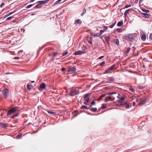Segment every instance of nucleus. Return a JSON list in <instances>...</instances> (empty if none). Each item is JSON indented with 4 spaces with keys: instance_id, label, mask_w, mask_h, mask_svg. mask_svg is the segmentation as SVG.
Returning <instances> with one entry per match:
<instances>
[{
    "instance_id": "41",
    "label": "nucleus",
    "mask_w": 152,
    "mask_h": 152,
    "mask_svg": "<svg viewBox=\"0 0 152 152\" xmlns=\"http://www.w3.org/2000/svg\"><path fill=\"white\" fill-rule=\"evenodd\" d=\"M129 91L131 92L134 93V90L132 88H130L129 89Z\"/></svg>"
},
{
    "instance_id": "58",
    "label": "nucleus",
    "mask_w": 152,
    "mask_h": 152,
    "mask_svg": "<svg viewBox=\"0 0 152 152\" xmlns=\"http://www.w3.org/2000/svg\"><path fill=\"white\" fill-rule=\"evenodd\" d=\"M91 110L93 112H95V108H92Z\"/></svg>"
},
{
    "instance_id": "12",
    "label": "nucleus",
    "mask_w": 152,
    "mask_h": 152,
    "mask_svg": "<svg viewBox=\"0 0 152 152\" xmlns=\"http://www.w3.org/2000/svg\"><path fill=\"white\" fill-rule=\"evenodd\" d=\"M50 1V0H45L43 1H39L38 2H40L41 4H43L47 3L48 1Z\"/></svg>"
},
{
    "instance_id": "39",
    "label": "nucleus",
    "mask_w": 152,
    "mask_h": 152,
    "mask_svg": "<svg viewBox=\"0 0 152 152\" xmlns=\"http://www.w3.org/2000/svg\"><path fill=\"white\" fill-rule=\"evenodd\" d=\"M61 1H59V0H58L57 1H56L54 4L53 6L56 5L58 4H59Z\"/></svg>"
},
{
    "instance_id": "23",
    "label": "nucleus",
    "mask_w": 152,
    "mask_h": 152,
    "mask_svg": "<svg viewBox=\"0 0 152 152\" xmlns=\"http://www.w3.org/2000/svg\"><path fill=\"white\" fill-rule=\"evenodd\" d=\"M75 23L80 24L82 23V22L80 20L77 19V20L75 21Z\"/></svg>"
},
{
    "instance_id": "26",
    "label": "nucleus",
    "mask_w": 152,
    "mask_h": 152,
    "mask_svg": "<svg viewBox=\"0 0 152 152\" xmlns=\"http://www.w3.org/2000/svg\"><path fill=\"white\" fill-rule=\"evenodd\" d=\"M86 12V10L85 8H84L82 10V12L81 14V16L83 15Z\"/></svg>"
},
{
    "instance_id": "48",
    "label": "nucleus",
    "mask_w": 152,
    "mask_h": 152,
    "mask_svg": "<svg viewBox=\"0 0 152 152\" xmlns=\"http://www.w3.org/2000/svg\"><path fill=\"white\" fill-rule=\"evenodd\" d=\"M44 47L43 46H42L41 47H39V49H38V52L40 51L42 49L44 48Z\"/></svg>"
},
{
    "instance_id": "15",
    "label": "nucleus",
    "mask_w": 152,
    "mask_h": 152,
    "mask_svg": "<svg viewBox=\"0 0 152 152\" xmlns=\"http://www.w3.org/2000/svg\"><path fill=\"white\" fill-rule=\"evenodd\" d=\"M113 41L117 45H119V40L118 39H114Z\"/></svg>"
},
{
    "instance_id": "18",
    "label": "nucleus",
    "mask_w": 152,
    "mask_h": 152,
    "mask_svg": "<svg viewBox=\"0 0 152 152\" xmlns=\"http://www.w3.org/2000/svg\"><path fill=\"white\" fill-rule=\"evenodd\" d=\"M131 10V9H129L126 10L124 13V16L127 17V14L129 13V12Z\"/></svg>"
},
{
    "instance_id": "32",
    "label": "nucleus",
    "mask_w": 152,
    "mask_h": 152,
    "mask_svg": "<svg viewBox=\"0 0 152 152\" xmlns=\"http://www.w3.org/2000/svg\"><path fill=\"white\" fill-rule=\"evenodd\" d=\"M87 49V47L83 45V47L82 48L83 51H86Z\"/></svg>"
},
{
    "instance_id": "56",
    "label": "nucleus",
    "mask_w": 152,
    "mask_h": 152,
    "mask_svg": "<svg viewBox=\"0 0 152 152\" xmlns=\"http://www.w3.org/2000/svg\"><path fill=\"white\" fill-rule=\"evenodd\" d=\"M4 5V3H2L0 5V7L1 8H2L3 7V6Z\"/></svg>"
},
{
    "instance_id": "7",
    "label": "nucleus",
    "mask_w": 152,
    "mask_h": 152,
    "mask_svg": "<svg viewBox=\"0 0 152 152\" xmlns=\"http://www.w3.org/2000/svg\"><path fill=\"white\" fill-rule=\"evenodd\" d=\"M76 69L75 66L71 67L69 66L68 69V72H76Z\"/></svg>"
},
{
    "instance_id": "24",
    "label": "nucleus",
    "mask_w": 152,
    "mask_h": 152,
    "mask_svg": "<svg viewBox=\"0 0 152 152\" xmlns=\"http://www.w3.org/2000/svg\"><path fill=\"white\" fill-rule=\"evenodd\" d=\"M32 86L31 85L28 84L27 85V89L28 90H30L32 89Z\"/></svg>"
},
{
    "instance_id": "45",
    "label": "nucleus",
    "mask_w": 152,
    "mask_h": 152,
    "mask_svg": "<svg viewBox=\"0 0 152 152\" xmlns=\"http://www.w3.org/2000/svg\"><path fill=\"white\" fill-rule=\"evenodd\" d=\"M131 7V5L130 4L126 5H125V7L124 8V9H126V8H128L129 7Z\"/></svg>"
},
{
    "instance_id": "44",
    "label": "nucleus",
    "mask_w": 152,
    "mask_h": 152,
    "mask_svg": "<svg viewBox=\"0 0 152 152\" xmlns=\"http://www.w3.org/2000/svg\"><path fill=\"white\" fill-rule=\"evenodd\" d=\"M149 40L150 41H151L152 40V33H151L150 34Z\"/></svg>"
},
{
    "instance_id": "33",
    "label": "nucleus",
    "mask_w": 152,
    "mask_h": 152,
    "mask_svg": "<svg viewBox=\"0 0 152 152\" xmlns=\"http://www.w3.org/2000/svg\"><path fill=\"white\" fill-rule=\"evenodd\" d=\"M125 102H121V104H117V105L118 106H122L124 105H125Z\"/></svg>"
},
{
    "instance_id": "11",
    "label": "nucleus",
    "mask_w": 152,
    "mask_h": 152,
    "mask_svg": "<svg viewBox=\"0 0 152 152\" xmlns=\"http://www.w3.org/2000/svg\"><path fill=\"white\" fill-rule=\"evenodd\" d=\"M37 3L38 4L35 6L34 7L35 8H39L42 7V4H41L40 2H38V1L37 2Z\"/></svg>"
},
{
    "instance_id": "47",
    "label": "nucleus",
    "mask_w": 152,
    "mask_h": 152,
    "mask_svg": "<svg viewBox=\"0 0 152 152\" xmlns=\"http://www.w3.org/2000/svg\"><path fill=\"white\" fill-rule=\"evenodd\" d=\"M68 52L67 51L65 53H64L63 54L62 57H64V56H65L66 55H67L68 54Z\"/></svg>"
},
{
    "instance_id": "31",
    "label": "nucleus",
    "mask_w": 152,
    "mask_h": 152,
    "mask_svg": "<svg viewBox=\"0 0 152 152\" xmlns=\"http://www.w3.org/2000/svg\"><path fill=\"white\" fill-rule=\"evenodd\" d=\"M102 107H101V108L103 109L106 108L107 106V104H102Z\"/></svg>"
},
{
    "instance_id": "62",
    "label": "nucleus",
    "mask_w": 152,
    "mask_h": 152,
    "mask_svg": "<svg viewBox=\"0 0 152 152\" xmlns=\"http://www.w3.org/2000/svg\"><path fill=\"white\" fill-rule=\"evenodd\" d=\"M57 54H58V53H54V55H53L54 57H55V56H56V55Z\"/></svg>"
},
{
    "instance_id": "42",
    "label": "nucleus",
    "mask_w": 152,
    "mask_h": 152,
    "mask_svg": "<svg viewBox=\"0 0 152 152\" xmlns=\"http://www.w3.org/2000/svg\"><path fill=\"white\" fill-rule=\"evenodd\" d=\"M110 71L109 69L108 68L105 71V72L103 73V74H105L106 73H109V71Z\"/></svg>"
},
{
    "instance_id": "43",
    "label": "nucleus",
    "mask_w": 152,
    "mask_h": 152,
    "mask_svg": "<svg viewBox=\"0 0 152 152\" xmlns=\"http://www.w3.org/2000/svg\"><path fill=\"white\" fill-rule=\"evenodd\" d=\"M102 35L101 33H99L96 34V36H97L98 37H99L100 36Z\"/></svg>"
},
{
    "instance_id": "55",
    "label": "nucleus",
    "mask_w": 152,
    "mask_h": 152,
    "mask_svg": "<svg viewBox=\"0 0 152 152\" xmlns=\"http://www.w3.org/2000/svg\"><path fill=\"white\" fill-rule=\"evenodd\" d=\"M87 114H89V115H95V114H93V113H87Z\"/></svg>"
},
{
    "instance_id": "38",
    "label": "nucleus",
    "mask_w": 152,
    "mask_h": 152,
    "mask_svg": "<svg viewBox=\"0 0 152 152\" xmlns=\"http://www.w3.org/2000/svg\"><path fill=\"white\" fill-rule=\"evenodd\" d=\"M93 39L92 38H90L89 40H88V42L90 44H92V43Z\"/></svg>"
},
{
    "instance_id": "57",
    "label": "nucleus",
    "mask_w": 152,
    "mask_h": 152,
    "mask_svg": "<svg viewBox=\"0 0 152 152\" xmlns=\"http://www.w3.org/2000/svg\"><path fill=\"white\" fill-rule=\"evenodd\" d=\"M91 35L92 36H95V33H91Z\"/></svg>"
},
{
    "instance_id": "25",
    "label": "nucleus",
    "mask_w": 152,
    "mask_h": 152,
    "mask_svg": "<svg viewBox=\"0 0 152 152\" xmlns=\"http://www.w3.org/2000/svg\"><path fill=\"white\" fill-rule=\"evenodd\" d=\"M81 109H85L88 110L89 109V108L85 105H83L81 107Z\"/></svg>"
},
{
    "instance_id": "30",
    "label": "nucleus",
    "mask_w": 152,
    "mask_h": 152,
    "mask_svg": "<svg viewBox=\"0 0 152 152\" xmlns=\"http://www.w3.org/2000/svg\"><path fill=\"white\" fill-rule=\"evenodd\" d=\"M115 66H116L115 65H113L110 67H109L108 68L110 70H111L114 69L115 67Z\"/></svg>"
},
{
    "instance_id": "13",
    "label": "nucleus",
    "mask_w": 152,
    "mask_h": 152,
    "mask_svg": "<svg viewBox=\"0 0 152 152\" xmlns=\"http://www.w3.org/2000/svg\"><path fill=\"white\" fill-rule=\"evenodd\" d=\"M125 103L126 108V109L129 108L131 107V104H130L129 103L127 102H125Z\"/></svg>"
},
{
    "instance_id": "53",
    "label": "nucleus",
    "mask_w": 152,
    "mask_h": 152,
    "mask_svg": "<svg viewBox=\"0 0 152 152\" xmlns=\"http://www.w3.org/2000/svg\"><path fill=\"white\" fill-rule=\"evenodd\" d=\"M66 70V69L64 67H63L61 68V71L63 72H64Z\"/></svg>"
},
{
    "instance_id": "27",
    "label": "nucleus",
    "mask_w": 152,
    "mask_h": 152,
    "mask_svg": "<svg viewBox=\"0 0 152 152\" xmlns=\"http://www.w3.org/2000/svg\"><path fill=\"white\" fill-rule=\"evenodd\" d=\"M106 96V95L104 94H102L101 96L98 99V100H101L102 99V98Z\"/></svg>"
},
{
    "instance_id": "19",
    "label": "nucleus",
    "mask_w": 152,
    "mask_h": 152,
    "mask_svg": "<svg viewBox=\"0 0 152 152\" xmlns=\"http://www.w3.org/2000/svg\"><path fill=\"white\" fill-rule=\"evenodd\" d=\"M123 21H120L117 24V25L118 26L120 27L122 26L123 25Z\"/></svg>"
},
{
    "instance_id": "36",
    "label": "nucleus",
    "mask_w": 152,
    "mask_h": 152,
    "mask_svg": "<svg viewBox=\"0 0 152 152\" xmlns=\"http://www.w3.org/2000/svg\"><path fill=\"white\" fill-rule=\"evenodd\" d=\"M30 4L28 5L26 7V8L27 9H28L30 8L32 6H33L34 4Z\"/></svg>"
},
{
    "instance_id": "21",
    "label": "nucleus",
    "mask_w": 152,
    "mask_h": 152,
    "mask_svg": "<svg viewBox=\"0 0 152 152\" xmlns=\"http://www.w3.org/2000/svg\"><path fill=\"white\" fill-rule=\"evenodd\" d=\"M146 35L145 34H143L141 37V39L142 40L145 41L146 39Z\"/></svg>"
},
{
    "instance_id": "40",
    "label": "nucleus",
    "mask_w": 152,
    "mask_h": 152,
    "mask_svg": "<svg viewBox=\"0 0 152 152\" xmlns=\"http://www.w3.org/2000/svg\"><path fill=\"white\" fill-rule=\"evenodd\" d=\"M125 96L124 95H123V96H122V97H121L120 99H121V100L122 101H123L125 99Z\"/></svg>"
},
{
    "instance_id": "8",
    "label": "nucleus",
    "mask_w": 152,
    "mask_h": 152,
    "mask_svg": "<svg viewBox=\"0 0 152 152\" xmlns=\"http://www.w3.org/2000/svg\"><path fill=\"white\" fill-rule=\"evenodd\" d=\"M147 99L146 98L145 99L142 101L140 102L139 104V106H142L147 101Z\"/></svg>"
},
{
    "instance_id": "61",
    "label": "nucleus",
    "mask_w": 152,
    "mask_h": 152,
    "mask_svg": "<svg viewBox=\"0 0 152 152\" xmlns=\"http://www.w3.org/2000/svg\"><path fill=\"white\" fill-rule=\"evenodd\" d=\"M14 59H19V57H15L14 58Z\"/></svg>"
},
{
    "instance_id": "37",
    "label": "nucleus",
    "mask_w": 152,
    "mask_h": 152,
    "mask_svg": "<svg viewBox=\"0 0 152 152\" xmlns=\"http://www.w3.org/2000/svg\"><path fill=\"white\" fill-rule=\"evenodd\" d=\"M22 136V134L21 133H19L16 136V137L17 138L19 139L20 137Z\"/></svg>"
},
{
    "instance_id": "63",
    "label": "nucleus",
    "mask_w": 152,
    "mask_h": 152,
    "mask_svg": "<svg viewBox=\"0 0 152 152\" xmlns=\"http://www.w3.org/2000/svg\"><path fill=\"white\" fill-rule=\"evenodd\" d=\"M77 112V110H75L72 112V113L73 114V113H75Z\"/></svg>"
},
{
    "instance_id": "2",
    "label": "nucleus",
    "mask_w": 152,
    "mask_h": 152,
    "mask_svg": "<svg viewBox=\"0 0 152 152\" xmlns=\"http://www.w3.org/2000/svg\"><path fill=\"white\" fill-rule=\"evenodd\" d=\"M19 107H16L11 108L8 111L7 113V116L10 115L17 111Z\"/></svg>"
},
{
    "instance_id": "46",
    "label": "nucleus",
    "mask_w": 152,
    "mask_h": 152,
    "mask_svg": "<svg viewBox=\"0 0 152 152\" xmlns=\"http://www.w3.org/2000/svg\"><path fill=\"white\" fill-rule=\"evenodd\" d=\"M116 23V22H115V23H113L110 26V27L111 28H112L113 27L115 26Z\"/></svg>"
},
{
    "instance_id": "3",
    "label": "nucleus",
    "mask_w": 152,
    "mask_h": 152,
    "mask_svg": "<svg viewBox=\"0 0 152 152\" xmlns=\"http://www.w3.org/2000/svg\"><path fill=\"white\" fill-rule=\"evenodd\" d=\"M79 93V90L78 88H76L74 89H72L70 92V96H75L78 94Z\"/></svg>"
},
{
    "instance_id": "16",
    "label": "nucleus",
    "mask_w": 152,
    "mask_h": 152,
    "mask_svg": "<svg viewBox=\"0 0 152 152\" xmlns=\"http://www.w3.org/2000/svg\"><path fill=\"white\" fill-rule=\"evenodd\" d=\"M142 14L143 15V16L146 18H149L150 15L147 13H142Z\"/></svg>"
},
{
    "instance_id": "35",
    "label": "nucleus",
    "mask_w": 152,
    "mask_h": 152,
    "mask_svg": "<svg viewBox=\"0 0 152 152\" xmlns=\"http://www.w3.org/2000/svg\"><path fill=\"white\" fill-rule=\"evenodd\" d=\"M142 10L143 12H145L146 13L148 12H149V10H146L144 8L142 9Z\"/></svg>"
},
{
    "instance_id": "10",
    "label": "nucleus",
    "mask_w": 152,
    "mask_h": 152,
    "mask_svg": "<svg viewBox=\"0 0 152 152\" xmlns=\"http://www.w3.org/2000/svg\"><path fill=\"white\" fill-rule=\"evenodd\" d=\"M0 126L2 128H5L7 127V125L5 123H0Z\"/></svg>"
},
{
    "instance_id": "64",
    "label": "nucleus",
    "mask_w": 152,
    "mask_h": 152,
    "mask_svg": "<svg viewBox=\"0 0 152 152\" xmlns=\"http://www.w3.org/2000/svg\"><path fill=\"white\" fill-rule=\"evenodd\" d=\"M104 31H105V30H101L100 31V33H101V34H102V33Z\"/></svg>"
},
{
    "instance_id": "4",
    "label": "nucleus",
    "mask_w": 152,
    "mask_h": 152,
    "mask_svg": "<svg viewBox=\"0 0 152 152\" xmlns=\"http://www.w3.org/2000/svg\"><path fill=\"white\" fill-rule=\"evenodd\" d=\"M8 93L9 91L7 89H4L2 91V94L5 98L7 97Z\"/></svg>"
},
{
    "instance_id": "9",
    "label": "nucleus",
    "mask_w": 152,
    "mask_h": 152,
    "mask_svg": "<svg viewBox=\"0 0 152 152\" xmlns=\"http://www.w3.org/2000/svg\"><path fill=\"white\" fill-rule=\"evenodd\" d=\"M46 84L44 83H42L40 85L39 89L41 90L40 89H43L46 88Z\"/></svg>"
},
{
    "instance_id": "34",
    "label": "nucleus",
    "mask_w": 152,
    "mask_h": 152,
    "mask_svg": "<svg viewBox=\"0 0 152 152\" xmlns=\"http://www.w3.org/2000/svg\"><path fill=\"white\" fill-rule=\"evenodd\" d=\"M48 113L49 114H53V115L54 114H56V113L55 112L52 111L50 110L48 111Z\"/></svg>"
},
{
    "instance_id": "52",
    "label": "nucleus",
    "mask_w": 152,
    "mask_h": 152,
    "mask_svg": "<svg viewBox=\"0 0 152 152\" xmlns=\"http://www.w3.org/2000/svg\"><path fill=\"white\" fill-rule=\"evenodd\" d=\"M12 18H13V16H12V17H8L7 18V20H11Z\"/></svg>"
},
{
    "instance_id": "28",
    "label": "nucleus",
    "mask_w": 152,
    "mask_h": 152,
    "mask_svg": "<svg viewBox=\"0 0 152 152\" xmlns=\"http://www.w3.org/2000/svg\"><path fill=\"white\" fill-rule=\"evenodd\" d=\"M90 99L89 98H87L84 101V103L86 105H87L88 102L89 101Z\"/></svg>"
},
{
    "instance_id": "29",
    "label": "nucleus",
    "mask_w": 152,
    "mask_h": 152,
    "mask_svg": "<svg viewBox=\"0 0 152 152\" xmlns=\"http://www.w3.org/2000/svg\"><path fill=\"white\" fill-rule=\"evenodd\" d=\"M91 95V94L90 93H87L85 95H84L83 96V97L84 98H87V97L89 96V95Z\"/></svg>"
},
{
    "instance_id": "59",
    "label": "nucleus",
    "mask_w": 152,
    "mask_h": 152,
    "mask_svg": "<svg viewBox=\"0 0 152 152\" xmlns=\"http://www.w3.org/2000/svg\"><path fill=\"white\" fill-rule=\"evenodd\" d=\"M19 113H17L15 115H14V117H18L19 116Z\"/></svg>"
},
{
    "instance_id": "5",
    "label": "nucleus",
    "mask_w": 152,
    "mask_h": 152,
    "mask_svg": "<svg viewBox=\"0 0 152 152\" xmlns=\"http://www.w3.org/2000/svg\"><path fill=\"white\" fill-rule=\"evenodd\" d=\"M115 99V98L113 97H112L108 94L106 95L105 100L106 102H107L108 100H109L111 101H113Z\"/></svg>"
},
{
    "instance_id": "51",
    "label": "nucleus",
    "mask_w": 152,
    "mask_h": 152,
    "mask_svg": "<svg viewBox=\"0 0 152 152\" xmlns=\"http://www.w3.org/2000/svg\"><path fill=\"white\" fill-rule=\"evenodd\" d=\"M94 104H95V101L94 100L92 101V102H91V105H94Z\"/></svg>"
},
{
    "instance_id": "14",
    "label": "nucleus",
    "mask_w": 152,
    "mask_h": 152,
    "mask_svg": "<svg viewBox=\"0 0 152 152\" xmlns=\"http://www.w3.org/2000/svg\"><path fill=\"white\" fill-rule=\"evenodd\" d=\"M115 81V79L112 77H110V79H107L106 82L107 83H110L111 82H114Z\"/></svg>"
},
{
    "instance_id": "49",
    "label": "nucleus",
    "mask_w": 152,
    "mask_h": 152,
    "mask_svg": "<svg viewBox=\"0 0 152 152\" xmlns=\"http://www.w3.org/2000/svg\"><path fill=\"white\" fill-rule=\"evenodd\" d=\"M116 94V92H113L110 93L108 94V95H112V94Z\"/></svg>"
},
{
    "instance_id": "54",
    "label": "nucleus",
    "mask_w": 152,
    "mask_h": 152,
    "mask_svg": "<svg viewBox=\"0 0 152 152\" xmlns=\"http://www.w3.org/2000/svg\"><path fill=\"white\" fill-rule=\"evenodd\" d=\"M121 29L120 28H117L116 29V30L118 32H121Z\"/></svg>"
},
{
    "instance_id": "1",
    "label": "nucleus",
    "mask_w": 152,
    "mask_h": 152,
    "mask_svg": "<svg viewBox=\"0 0 152 152\" xmlns=\"http://www.w3.org/2000/svg\"><path fill=\"white\" fill-rule=\"evenodd\" d=\"M124 38L127 40L133 42L135 40L136 37L134 34H129L127 35L124 36Z\"/></svg>"
},
{
    "instance_id": "22",
    "label": "nucleus",
    "mask_w": 152,
    "mask_h": 152,
    "mask_svg": "<svg viewBox=\"0 0 152 152\" xmlns=\"http://www.w3.org/2000/svg\"><path fill=\"white\" fill-rule=\"evenodd\" d=\"M105 39L106 42L107 43H109V41L110 40V37L109 36H106L105 37Z\"/></svg>"
},
{
    "instance_id": "60",
    "label": "nucleus",
    "mask_w": 152,
    "mask_h": 152,
    "mask_svg": "<svg viewBox=\"0 0 152 152\" xmlns=\"http://www.w3.org/2000/svg\"><path fill=\"white\" fill-rule=\"evenodd\" d=\"M104 57L103 56H102L100 57H99L98 58V59H102V58H103ZM97 60H98V59H97Z\"/></svg>"
},
{
    "instance_id": "6",
    "label": "nucleus",
    "mask_w": 152,
    "mask_h": 152,
    "mask_svg": "<svg viewBox=\"0 0 152 152\" xmlns=\"http://www.w3.org/2000/svg\"><path fill=\"white\" fill-rule=\"evenodd\" d=\"M86 53V52L82 50H78L75 52L74 54L75 55H80Z\"/></svg>"
},
{
    "instance_id": "50",
    "label": "nucleus",
    "mask_w": 152,
    "mask_h": 152,
    "mask_svg": "<svg viewBox=\"0 0 152 152\" xmlns=\"http://www.w3.org/2000/svg\"><path fill=\"white\" fill-rule=\"evenodd\" d=\"M105 62L104 61H103L100 64V66H103L105 64Z\"/></svg>"
},
{
    "instance_id": "20",
    "label": "nucleus",
    "mask_w": 152,
    "mask_h": 152,
    "mask_svg": "<svg viewBox=\"0 0 152 152\" xmlns=\"http://www.w3.org/2000/svg\"><path fill=\"white\" fill-rule=\"evenodd\" d=\"M16 12V10H14L12 12L9 13L8 14H7L4 17V18H6V17L9 16V15H11L12 14H13V13H15Z\"/></svg>"
},
{
    "instance_id": "17",
    "label": "nucleus",
    "mask_w": 152,
    "mask_h": 152,
    "mask_svg": "<svg viewBox=\"0 0 152 152\" xmlns=\"http://www.w3.org/2000/svg\"><path fill=\"white\" fill-rule=\"evenodd\" d=\"M131 49V48L129 47L127 48L126 50L125 51V53L127 54H128L129 53Z\"/></svg>"
}]
</instances>
